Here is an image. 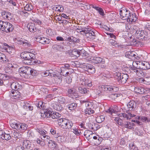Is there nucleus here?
<instances>
[{"instance_id": "obj_1", "label": "nucleus", "mask_w": 150, "mask_h": 150, "mask_svg": "<svg viewBox=\"0 0 150 150\" xmlns=\"http://www.w3.org/2000/svg\"><path fill=\"white\" fill-rule=\"evenodd\" d=\"M120 12L122 18L124 20H127L128 22H134L137 19L135 14H132L128 10H120Z\"/></svg>"}, {"instance_id": "obj_2", "label": "nucleus", "mask_w": 150, "mask_h": 150, "mask_svg": "<svg viewBox=\"0 0 150 150\" xmlns=\"http://www.w3.org/2000/svg\"><path fill=\"white\" fill-rule=\"evenodd\" d=\"M30 70H31L30 68L23 66L19 69L18 71L21 76L27 79L29 78Z\"/></svg>"}, {"instance_id": "obj_3", "label": "nucleus", "mask_w": 150, "mask_h": 150, "mask_svg": "<svg viewBox=\"0 0 150 150\" xmlns=\"http://www.w3.org/2000/svg\"><path fill=\"white\" fill-rule=\"evenodd\" d=\"M128 78V75L127 74H121L118 73L115 77L119 83L124 84L126 83Z\"/></svg>"}, {"instance_id": "obj_4", "label": "nucleus", "mask_w": 150, "mask_h": 150, "mask_svg": "<svg viewBox=\"0 0 150 150\" xmlns=\"http://www.w3.org/2000/svg\"><path fill=\"white\" fill-rule=\"evenodd\" d=\"M81 30V32L84 33L87 37L89 38L91 36V37L90 38L95 39L96 35V34L97 33L96 31H94L89 28H82Z\"/></svg>"}, {"instance_id": "obj_5", "label": "nucleus", "mask_w": 150, "mask_h": 150, "mask_svg": "<svg viewBox=\"0 0 150 150\" xmlns=\"http://www.w3.org/2000/svg\"><path fill=\"white\" fill-rule=\"evenodd\" d=\"M35 54L32 53L28 52H24L21 54V57L22 58L26 60H32L34 59Z\"/></svg>"}, {"instance_id": "obj_6", "label": "nucleus", "mask_w": 150, "mask_h": 150, "mask_svg": "<svg viewBox=\"0 0 150 150\" xmlns=\"http://www.w3.org/2000/svg\"><path fill=\"white\" fill-rule=\"evenodd\" d=\"M81 9H89L91 8H93L95 9H102V8L98 5H90L89 4H82L81 6Z\"/></svg>"}, {"instance_id": "obj_7", "label": "nucleus", "mask_w": 150, "mask_h": 150, "mask_svg": "<svg viewBox=\"0 0 150 150\" xmlns=\"http://www.w3.org/2000/svg\"><path fill=\"white\" fill-rule=\"evenodd\" d=\"M83 66V69L85 71L92 74L95 72V69L92 65L90 64H85Z\"/></svg>"}, {"instance_id": "obj_8", "label": "nucleus", "mask_w": 150, "mask_h": 150, "mask_svg": "<svg viewBox=\"0 0 150 150\" xmlns=\"http://www.w3.org/2000/svg\"><path fill=\"white\" fill-rule=\"evenodd\" d=\"M83 66V69L85 71L92 74L95 72V69L92 65L90 64H85Z\"/></svg>"}, {"instance_id": "obj_9", "label": "nucleus", "mask_w": 150, "mask_h": 150, "mask_svg": "<svg viewBox=\"0 0 150 150\" xmlns=\"http://www.w3.org/2000/svg\"><path fill=\"white\" fill-rule=\"evenodd\" d=\"M62 125L63 126H62V128L68 130L71 128L73 125V123H72L71 121L67 119H65L64 123H63Z\"/></svg>"}, {"instance_id": "obj_10", "label": "nucleus", "mask_w": 150, "mask_h": 150, "mask_svg": "<svg viewBox=\"0 0 150 150\" xmlns=\"http://www.w3.org/2000/svg\"><path fill=\"white\" fill-rule=\"evenodd\" d=\"M22 145V147L24 149L32 150L33 149V145H32L31 142L28 140H24L23 142Z\"/></svg>"}, {"instance_id": "obj_11", "label": "nucleus", "mask_w": 150, "mask_h": 150, "mask_svg": "<svg viewBox=\"0 0 150 150\" xmlns=\"http://www.w3.org/2000/svg\"><path fill=\"white\" fill-rule=\"evenodd\" d=\"M125 55L126 57L129 59H137L139 58L138 54L134 51H129L125 53Z\"/></svg>"}, {"instance_id": "obj_12", "label": "nucleus", "mask_w": 150, "mask_h": 150, "mask_svg": "<svg viewBox=\"0 0 150 150\" xmlns=\"http://www.w3.org/2000/svg\"><path fill=\"white\" fill-rule=\"evenodd\" d=\"M13 127L15 129L20 130H26L27 129V125L25 124L15 123L13 124Z\"/></svg>"}, {"instance_id": "obj_13", "label": "nucleus", "mask_w": 150, "mask_h": 150, "mask_svg": "<svg viewBox=\"0 0 150 150\" xmlns=\"http://www.w3.org/2000/svg\"><path fill=\"white\" fill-rule=\"evenodd\" d=\"M90 60L92 61L93 62L96 64L99 63L104 64L105 63L104 59L100 57H91L90 58Z\"/></svg>"}, {"instance_id": "obj_14", "label": "nucleus", "mask_w": 150, "mask_h": 150, "mask_svg": "<svg viewBox=\"0 0 150 150\" xmlns=\"http://www.w3.org/2000/svg\"><path fill=\"white\" fill-rule=\"evenodd\" d=\"M77 94V91L74 88L69 89L68 90L67 95L69 97L74 98V96H75Z\"/></svg>"}, {"instance_id": "obj_15", "label": "nucleus", "mask_w": 150, "mask_h": 150, "mask_svg": "<svg viewBox=\"0 0 150 150\" xmlns=\"http://www.w3.org/2000/svg\"><path fill=\"white\" fill-rule=\"evenodd\" d=\"M127 113H121L119 114L118 116L120 117H123L124 118H126L127 119H129L132 117H134L135 115L132 114L128 111H127Z\"/></svg>"}, {"instance_id": "obj_16", "label": "nucleus", "mask_w": 150, "mask_h": 150, "mask_svg": "<svg viewBox=\"0 0 150 150\" xmlns=\"http://www.w3.org/2000/svg\"><path fill=\"white\" fill-rule=\"evenodd\" d=\"M127 106L129 110H134L137 107V103L134 101L131 100L128 103Z\"/></svg>"}, {"instance_id": "obj_17", "label": "nucleus", "mask_w": 150, "mask_h": 150, "mask_svg": "<svg viewBox=\"0 0 150 150\" xmlns=\"http://www.w3.org/2000/svg\"><path fill=\"white\" fill-rule=\"evenodd\" d=\"M36 39L37 41H39L40 43L44 44H48L50 42V39L43 37L39 36Z\"/></svg>"}, {"instance_id": "obj_18", "label": "nucleus", "mask_w": 150, "mask_h": 150, "mask_svg": "<svg viewBox=\"0 0 150 150\" xmlns=\"http://www.w3.org/2000/svg\"><path fill=\"white\" fill-rule=\"evenodd\" d=\"M5 22L6 25H5L4 27L5 30H4V31H5L7 33L11 32L13 29V26L9 22Z\"/></svg>"}, {"instance_id": "obj_19", "label": "nucleus", "mask_w": 150, "mask_h": 150, "mask_svg": "<svg viewBox=\"0 0 150 150\" xmlns=\"http://www.w3.org/2000/svg\"><path fill=\"white\" fill-rule=\"evenodd\" d=\"M11 87L13 90L17 91L18 89H20L21 88V86L18 82L14 81L11 84Z\"/></svg>"}, {"instance_id": "obj_20", "label": "nucleus", "mask_w": 150, "mask_h": 150, "mask_svg": "<svg viewBox=\"0 0 150 150\" xmlns=\"http://www.w3.org/2000/svg\"><path fill=\"white\" fill-rule=\"evenodd\" d=\"M104 91H108L111 92H116L118 90L117 87L108 85L104 86Z\"/></svg>"}, {"instance_id": "obj_21", "label": "nucleus", "mask_w": 150, "mask_h": 150, "mask_svg": "<svg viewBox=\"0 0 150 150\" xmlns=\"http://www.w3.org/2000/svg\"><path fill=\"white\" fill-rule=\"evenodd\" d=\"M141 64V66L139 67V68L142 69L144 70H146L150 69V64L148 62H140Z\"/></svg>"}, {"instance_id": "obj_22", "label": "nucleus", "mask_w": 150, "mask_h": 150, "mask_svg": "<svg viewBox=\"0 0 150 150\" xmlns=\"http://www.w3.org/2000/svg\"><path fill=\"white\" fill-rule=\"evenodd\" d=\"M134 123L129 122H126L123 123L122 127L130 129L134 128L133 126L134 125Z\"/></svg>"}, {"instance_id": "obj_23", "label": "nucleus", "mask_w": 150, "mask_h": 150, "mask_svg": "<svg viewBox=\"0 0 150 150\" xmlns=\"http://www.w3.org/2000/svg\"><path fill=\"white\" fill-rule=\"evenodd\" d=\"M81 84L83 85H87L88 86L91 87L92 86V82L88 79H82L81 81Z\"/></svg>"}, {"instance_id": "obj_24", "label": "nucleus", "mask_w": 150, "mask_h": 150, "mask_svg": "<svg viewBox=\"0 0 150 150\" xmlns=\"http://www.w3.org/2000/svg\"><path fill=\"white\" fill-rule=\"evenodd\" d=\"M27 27L30 32L34 33L37 30V29L35 27V24L34 23H29Z\"/></svg>"}, {"instance_id": "obj_25", "label": "nucleus", "mask_w": 150, "mask_h": 150, "mask_svg": "<svg viewBox=\"0 0 150 150\" xmlns=\"http://www.w3.org/2000/svg\"><path fill=\"white\" fill-rule=\"evenodd\" d=\"M134 91L135 92L141 94L146 93L147 91L146 89L142 87H135Z\"/></svg>"}, {"instance_id": "obj_26", "label": "nucleus", "mask_w": 150, "mask_h": 150, "mask_svg": "<svg viewBox=\"0 0 150 150\" xmlns=\"http://www.w3.org/2000/svg\"><path fill=\"white\" fill-rule=\"evenodd\" d=\"M30 10H21L18 11V12L20 13L21 15H23L25 16H28L31 13L30 11Z\"/></svg>"}, {"instance_id": "obj_27", "label": "nucleus", "mask_w": 150, "mask_h": 150, "mask_svg": "<svg viewBox=\"0 0 150 150\" xmlns=\"http://www.w3.org/2000/svg\"><path fill=\"white\" fill-rule=\"evenodd\" d=\"M137 119L140 120L142 121L143 122L146 123L150 122V117H146L144 116L143 117H138Z\"/></svg>"}, {"instance_id": "obj_28", "label": "nucleus", "mask_w": 150, "mask_h": 150, "mask_svg": "<svg viewBox=\"0 0 150 150\" xmlns=\"http://www.w3.org/2000/svg\"><path fill=\"white\" fill-rule=\"evenodd\" d=\"M48 146L51 149H54L57 148V145L54 142L52 141V140H50L48 142Z\"/></svg>"}, {"instance_id": "obj_29", "label": "nucleus", "mask_w": 150, "mask_h": 150, "mask_svg": "<svg viewBox=\"0 0 150 150\" xmlns=\"http://www.w3.org/2000/svg\"><path fill=\"white\" fill-rule=\"evenodd\" d=\"M52 48L54 50L59 51L64 49V48L60 45L54 44L53 45Z\"/></svg>"}, {"instance_id": "obj_30", "label": "nucleus", "mask_w": 150, "mask_h": 150, "mask_svg": "<svg viewBox=\"0 0 150 150\" xmlns=\"http://www.w3.org/2000/svg\"><path fill=\"white\" fill-rule=\"evenodd\" d=\"M11 77V76L6 74H0V80H5L8 79Z\"/></svg>"}, {"instance_id": "obj_31", "label": "nucleus", "mask_w": 150, "mask_h": 150, "mask_svg": "<svg viewBox=\"0 0 150 150\" xmlns=\"http://www.w3.org/2000/svg\"><path fill=\"white\" fill-rule=\"evenodd\" d=\"M114 118V120L115 122L120 125L122 127L123 123H122V120L119 117H113Z\"/></svg>"}, {"instance_id": "obj_32", "label": "nucleus", "mask_w": 150, "mask_h": 150, "mask_svg": "<svg viewBox=\"0 0 150 150\" xmlns=\"http://www.w3.org/2000/svg\"><path fill=\"white\" fill-rule=\"evenodd\" d=\"M84 112L86 114H88V115H90L93 113L94 111L91 108H86L84 110Z\"/></svg>"}, {"instance_id": "obj_33", "label": "nucleus", "mask_w": 150, "mask_h": 150, "mask_svg": "<svg viewBox=\"0 0 150 150\" xmlns=\"http://www.w3.org/2000/svg\"><path fill=\"white\" fill-rule=\"evenodd\" d=\"M104 119L105 118L103 116H99L96 118V121L97 123H100L104 120Z\"/></svg>"}, {"instance_id": "obj_34", "label": "nucleus", "mask_w": 150, "mask_h": 150, "mask_svg": "<svg viewBox=\"0 0 150 150\" xmlns=\"http://www.w3.org/2000/svg\"><path fill=\"white\" fill-rule=\"evenodd\" d=\"M61 116V115L58 112L52 113L51 117L52 119H58Z\"/></svg>"}, {"instance_id": "obj_35", "label": "nucleus", "mask_w": 150, "mask_h": 150, "mask_svg": "<svg viewBox=\"0 0 150 150\" xmlns=\"http://www.w3.org/2000/svg\"><path fill=\"white\" fill-rule=\"evenodd\" d=\"M92 133V132L89 130H86L84 132V135L88 139H89V136Z\"/></svg>"}, {"instance_id": "obj_36", "label": "nucleus", "mask_w": 150, "mask_h": 150, "mask_svg": "<svg viewBox=\"0 0 150 150\" xmlns=\"http://www.w3.org/2000/svg\"><path fill=\"white\" fill-rule=\"evenodd\" d=\"M78 53H79V55H81L83 57L87 56L88 55V53H87L86 51L83 49L81 50H79V52H78Z\"/></svg>"}, {"instance_id": "obj_37", "label": "nucleus", "mask_w": 150, "mask_h": 150, "mask_svg": "<svg viewBox=\"0 0 150 150\" xmlns=\"http://www.w3.org/2000/svg\"><path fill=\"white\" fill-rule=\"evenodd\" d=\"M69 67L70 66L68 64H66L64 65H62V67L60 68L61 70H59V71H58V72H60L61 73H62V74H63V72H62V71L64 70L63 69H68Z\"/></svg>"}, {"instance_id": "obj_38", "label": "nucleus", "mask_w": 150, "mask_h": 150, "mask_svg": "<svg viewBox=\"0 0 150 150\" xmlns=\"http://www.w3.org/2000/svg\"><path fill=\"white\" fill-rule=\"evenodd\" d=\"M77 104L75 103H72L68 105V108L70 110H73L75 109L77 107Z\"/></svg>"}, {"instance_id": "obj_39", "label": "nucleus", "mask_w": 150, "mask_h": 150, "mask_svg": "<svg viewBox=\"0 0 150 150\" xmlns=\"http://www.w3.org/2000/svg\"><path fill=\"white\" fill-rule=\"evenodd\" d=\"M129 148L130 150H138L134 143H131L129 144Z\"/></svg>"}, {"instance_id": "obj_40", "label": "nucleus", "mask_w": 150, "mask_h": 150, "mask_svg": "<svg viewBox=\"0 0 150 150\" xmlns=\"http://www.w3.org/2000/svg\"><path fill=\"white\" fill-rule=\"evenodd\" d=\"M6 24L5 22L0 20V30L2 31L5 30L4 27Z\"/></svg>"}, {"instance_id": "obj_41", "label": "nucleus", "mask_w": 150, "mask_h": 150, "mask_svg": "<svg viewBox=\"0 0 150 150\" xmlns=\"http://www.w3.org/2000/svg\"><path fill=\"white\" fill-rule=\"evenodd\" d=\"M146 73L141 70H139V72L137 73V75L141 78H143L146 76Z\"/></svg>"}, {"instance_id": "obj_42", "label": "nucleus", "mask_w": 150, "mask_h": 150, "mask_svg": "<svg viewBox=\"0 0 150 150\" xmlns=\"http://www.w3.org/2000/svg\"><path fill=\"white\" fill-rule=\"evenodd\" d=\"M3 137L1 138L3 139H4L6 140H8L11 138V137L9 134H7L4 133V134L3 135Z\"/></svg>"}, {"instance_id": "obj_43", "label": "nucleus", "mask_w": 150, "mask_h": 150, "mask_svg": "<svg viewBox=\"0 0 150 150\" xmlns=\"http://www.w3.org/2000/svg\"><path fill=\"white\" fill-rule=\"evenodd\" d=\"M36 105L38 108L40 109H44V103L42 101L39 102L38 103L36 104Z\"/></svg>"}, {"instance_id": "obj_44", "label": "nucleus", "mask_w": 150, "mask_h": 150, "mask_svg": "<svg viewBox=\"0 0 150 150\" xmlns=\"http://www.w3.org/2000/svg\"><path fill=\"white\" fill-rule=\"evenodd\" d=\"M52 113V112H51V111L48 109L46 111H45L44 112L45 116L46 117H51V115Z\"/></svg>"}, {"instance_id": "obj_45", "label": "nucleus", "mask_w": 150, "mask_h": 150, "mask_svg": "<svg viewBox=\"0 0 150 150\" xmlns=\"http://www.w3.org/2000/svg\"><path fill=\"white\" fill-rule=\"evenodd\" d=\"M42 75L44 76H52V73L49 70L46 71L45 72H42Z\"/></svg>"}, {"instance_id": "obj_46", "label": "nucleus", "mask_w": 150, "mask_h": 150, "mask_svg": "<svg viewBox=\"0 0 150 150\" xmlns=\"http://www.w3.org/2000/svg\"><path fill=\"white\" fill-rule=\"evenodd\" d=\"M57 100L60 103H63L65 102V98L61 96L58 97Z\"/></svg>"}, {"instance_id": "obj_47", "label": "nucleus", "mask_w": 150, "mask_h": 150, "mask_svg": "<svg viewBox=\"0 0 150 150\" xmlns=\"http://www.w3.org/2000/svg\"><path fill=\"white\" fill-rule=\"evenodd\" d=\"M54 109L58 111H61L62 109V107L60 104L56 105L54 106Z\"/></svg>"}, {"instance_id": "obj_48", "label": "nucleus", "mask_w": 150, "mask_h": 150, "mask_svg": "<svg viewBox=\"0 0 150 150\" xmlns=\"http://www.w3.org/2000/svg\"><path fill=\"white\" fill-rule=\"evenodd\" d=\"M119 96H120L119 94L118 95L116 93H114L110 95V97L112 98V100H115Z\"/></svg>"}, {"instance_id": "obj_49", "label": "nucleus", "mask_w": 150, "mask_h": 150, "mask_svg": "<svg viewBox=\"0 0 150 150\" xmlns=\"http://www.w3.org/2000/svg\"><path fill=\"white\" fill-rule=\"evenodd\" d=\"M19 92H16V91H13L11 92V96L16 97V98H19V95H18Z\"/></svg>"}, {"instance_id": "obj_50", "label": "nucleus", "mask_w": 150, "mask_h": 150, "mask_svg": "<svg viewBox=\"0 0 150 150\" xmlns=\"http://www.w3.org/2000/svg\"><path fill=\"white\" fill-rule=\"evenodd\" d=\"M21 104L23 105V108L24 109H28V108L30 105L29 103H27V102L23 101L21 103Z\"/></svg>"}, {"instance_id": "obj_51", "label": "nucleus", "mask_w": 150, "mask_h": 150, "mask_svg": "<svg viewBox=\"0 0 150 150\" xmlns=\"http://www.w3.org/2000/svg\"><path fill=\"white\" fill-rule=\"evenodd\" d=\"M22 45L23 46L25 47H30L31 45V44L30 42L28 41L27 40H25L23 41Z\"/></svg>"}, {"instance_id": "obj_52", "label": "nucleus", "mask_w": 150, "mask_h": 150, "mask_svg": "<svg viewBox=\"0 0 150 150\" xmlns=\"http://www.w3.org/2000/svg\"><path fill=\"white\" fill-rule=\"evenodd\" d=\"M52 9H64V8L61 5H56L54 6Z\"/></svg>"}, {"instance_id": "obj_53", "label": "nucleus", "mask_w": 150, "mask_h": 150, "mask_svg": "<svg viewBox=\"0 0 150 150\" xmlns=\"http://www.w3.org/2000/svg\"><path fill=\"white\" fill-rule=\"evenodd\" d=\"M65 119H62L61 118L58 119L57 120L58 123L59 125L61 127H62V126H63V123L64 122V120Z\"/></svg>"}, {"instance_id": "obj_54", "label": "nucleus", "mask_w": 150, "mask_h": 150, "mask_svg": "<svg viewBox=\"0 0 150 150\" xmlns=\"http://www.w3.org/2000/svg\"><path fill=\"white\" fill-rule=\"evenodd\" d=\"M30 75H29V78L31 76H35L36 75V74L37 73V71H36L34 70L33 69H32L30 68Z\"/></svg>"}, {"instance_id": "obj_55", "label": "nucleus", "mask_w": 150, "mask_h": 150, "mask_svg": "<svg viewBox=\"0 0 150 150\" xmlns=\"http://www.w3.org/2000/svg\"><path fill=\"white\" fill-rule=\"evenodd\" d=\"M71 129V132H73L74 134H75L76 135H80V133H81V132H79L78 130L76 129V128H74L72 129L71 128L70 129Z\"/></svg>"}, {"instance_id": "obj_56", "label": "nucleus", "mask_w": 150, "mask_h": 150, "mask_svg": "<svg viewBox=\"0 0 150 150\" xmlns=\"http://www.w3.org/2000/svg\"><path fill=\"white\" fill-rule=\"evenodd\" d=\"M12 136L13 137H14L15 138H20L21 135H20L19 134L18 132L15 131H14L13 132V135Z\"/></svg>"}, {"instance_id": "obj_57", "label": "nucleus", "mask_w": 150, "mask_h": 150, "mask_svg": "<svg viewBox=\"0 0 150 150\" xmlns=\"http://www.w3.org/2000/svg\"><path fill=\"white\" fill-rule=\"evenodd\" d=\"M37 143L39 144L41 146H44L45 144V142L43 141L40 140V139H38L37 140Z\"/></svg>"}, {"instance_id": "obj_58", "label": "nucleus", "mask_w": 150, "mask_h": 150, "mask_svg": "<svg viewBox=\"0 0 150 150\" xmlns=\"http://www.w3.org/2000/svg\"><path fill=\"white\" fill-rule=\"evenodd\" d=\"M107 112L109 113L110 114L112 115V113H116V111L115 110L112 108H110L107 110Z\"/></svg>"}, {"instance_id": "obj_59", "label": "nucleus", "mask_w": 150, "mask_h": 150, "mask_svg": "<svg viewBox=\"0 0 150 150\" xmlns=\"http://www.w3.org/2000/svg\"><path fill=\"white\" fill-rule=\"evenodd\" d=\"M78 52H79V50H74L72 51V54L73 55H74L76 57H78L79 56V53H78Z\"/></svg>"}, {"instance_id": "obj_60", "label": "nucleus", "mask_w": 150, "mask_h": 150, "mask_svg": "<svg viewBox=\"0 0 150 150\" xmlns=\"http://www.w3.org/2000/svg\"><path fill=\"white\" fill-rule=\"evenodd\" d=\"M109 42L110 44L113 46H116V45L118 46L116 42L113 40H110L109 41Z\"/></svg>"}, {"instance_id": "obj_61", "label": "nucleus", "mask_w": 150, "mask_h": 150, "mask_svg": "<svg viewBox=\"0 0 150 150\" xmlns=\"http://www.w3.org/2000/svg\"><path fill=\"white\" fill-rule=\"evenodd\" d=\"M4 18H9V19H11L12 18L11 13L10 12H7L6 15V16H4Z\"/></svg>"}, {"instance_id": "obj_62", "label": "nucleus", "mask_w": 150, "mask_h": 150, "mask_svg": "<svg viewBox=\"0 0 150 150\" xmlns=\"http://www.w3.org/2000/svg\"><path fill=\"white\" fill-rule=\"evenodd\" d=\"M92 104L90 102H89L88 101H85V106L86 107V108H90V107L92 106Z\"/></svg>"}, {"instance_id": "obj_63", "label": "nucleus", "mask_w": 150, "mask_h": 150, "mask_svg": "<svg viewBox=\"0 0 150 150\" xmlns=\"http://www.w3.org/2000/svg\"><path fill=\"white\" fill-rule=\"evenodd\" d=\"M66 82L68 84H70L72 81V79L70 77H67L66 79Z\"/></svg>"}, {"instance_id": "obj_64", "label": "nucleus", "mask_w": 150, "mask_h": 150, "mask_svg": "<svg viewBox=\"0 0 150 150\" xmlns=\"http://www.w3.org/2000/svg\"><path fill=\"white\" fill-rule=\"evenodd\" d=\"M106 33L107 35H109L110 37L112 38L115 39V36L113 33Z\"/></svg>"}]
</instances>
